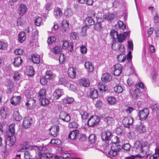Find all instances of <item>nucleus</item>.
Listing matches in <instances>:
<instances>
[{
	"label": "nucleus",
	"instance_id": "obj_1",
	"mask_svg": "<svg viewBox=\"0 0 159 159\" xmlns=\"http://www.w3.org/2000/svg\"><path fill=\"white\" fill-rule=\"evenodd\" d=\"M114 139L115 140L113 142L112 145L111 147V150L108 152V156L110 158L111 157H115L120 149V146L118 144L120 142L119 138L115 136Z\"/></svg>",
	"mask_w": 159,
	"mask_h": 159
},
{
	"label": "nucleus",
	"instance_id": "obj_2",
	"mask_svg": "<svg viewBox=\"0 0 159 159\" xmlns=\"http://www.w3.org/2000/svg\"><path fill=\"white\" fill-rule=\"evenodd\" d=\"M100 121V118L97 116H91L88 121V125L90 127H93L96 125Z\"/></svg>",
	"mask_w": 159,
	"mask_h": 159
},
{
	"label": "nucleus",
	"instance_id": "obj_3",
	"mask_svg": "<svg viewBox=\"0 0 159 159\" xmlns=\"http://www.w3.org/2000/svg\"><path fill=\"white\" fill-rule=\"evenodd\" d=\"M49 134L53 137H56L59 132V126L58 125H53L49 129Z\"/></svg>",
	"mask_w": 159,
	"mask_h": 159
},
{
	"label": "nucleus",
	"instance_id": "obj_4",
	"mask_svg": "<svg viewBox=\"0 0 159 159\" xmlns=\"http://www.w3.org/2000/svg\"><path fill=\"white\" fill-rule=\"evenodd\" d=\"M149 114V111L147 108H144L140 111L139 115L140 120H145L147 118Z\"/></svg>",
	"mask_w": 159,
	"mask_h": 159
},
{
	"label": "nucleus",
	"instance_id": "obj_5",
	"mask_svg": "<svg viewBox=\"0 0 159 159\" xmlns=\"http://www.w3.org/2000/svg\"><path fill=\"white\" fill-rule=\"evenodd\" d=\"M79 134V131L77 129H75L69 133L68 138L72 140H75L78 138Z\"/></svg>",
	"mask_w": 159,
	"mask_h": 159
},
{
	"label": "nucleus",
	"instance_id": "obj_6",
	"mask_svg": "<svg viewBox=\"0 0 159 159\" xmlns=\"http://www.w3.org/2000/svg\"><path fill=\"white\" fill-rule=\"evenodd\" d=\"M59 117L62 120L66 122H68L70 120V116L68 114L63 111L60 113Z\"/></svg>",
	"mask_w": 159,
	"mask_h": 159
},
{
	"label": "nucleus",
	"instance_id": "obj_7",
	"mask_svg": "<svg viewBox=\"0 0 159 159\" xmlns=\"http://www.w3.org/2000/svg\"><path fill=\"white\" fill-rule=\"evenodd\" d=\"M133 121V119L130 117H129L125 118L122 121V122L125 127H128L132 124Z\"/></svg>",
	"mask_w": 159,
	"mask_h": 159
},
{
	"label": "nucleus",
	"instance_id": "obj_8",
	"mask_svg": "<svg viewBox=\"0 0 159 159\" xmlns=\"http://www.w3.org/2000/svg\"><path fill=\"white\" fill-rule=\"evenodd\" d=\"M62 48L64 49H66L68 48V50L70 52H72L73 50V44L72 43H70L69 44V42L67 41L63 40L62 41Z\"/></svg>",
	"mask_w": 159,
	"mask_h": 159
},
{
	"label": "nucleus",
	"instance_id": "obj_9",
	"mask_svg": "<svg viewBox=\"0 0 159 159\" xmlns=\"http://www.w3.org/2000/svg\"><path fill=\"white\" fill-rule=\"evenodd\" d=\"M112 137L111 133L110 131H106L102 133L101 138L103 140L108 141L110 140Z\"/></svg>",
	"mask_w": 159,
	"mask_h": 159
},
{
	"label": "nucleus",
	"instance_id": "obj_10",
	"mask_svg": "<svg viewBox=\"0 0 159 159\" xmlns=\"http://www.w3.org/2000/svg\"><path fill=\"white\" fill-rule=\"evenodd\" d=\"M38 156L36 157L37 159H41L43 157H46L47 159H49L52 157L53 156L52 153H42L40 152L38 153Z\"/></svg>",
	"mask_w": 159,
	"mask_h": 159
},
{
	"label": "nucleus",
	"instance_id": "obj_11",
	"mask_svg": "<svg viewBox=\"0 0 159 159\" xmlns=\"http://www.w3.org/2000/svg\"><path fill=\"white\" fill-rule=\"evenodd\" d=\"M63 94L62 89H56L53 94L54 99L56 100L58 99Z\"/></svg>",
	"mask_w": 159,
	"mask_h": 159
},
{
	"label": "nucleus",
	"instance_id": "obj_12",
	"mask_svg": "<svg viewBox=\"0 0 159 159\" xmlns=\"http://www.w3.org/2000/svg\"><path fill=\"white\" fill-rule=\"evenodd\" d=\"M32 123V119L30 117H27L24 118L23 125L25 128H28L31 126Z\"/></svg>",
	"mask_w": 159,
	"mask_h": 159
},
{
	"label": "nucleus",
	"instance_id": "obj_13",
	"mask_svg": "<svg viewBox=\"0 0 159 159\" xmlns=\"http://www.w3.org/2000/svg\"><path fill=\"white\" fill-rule=\"evenodd\" d=\"M27 8L26 6L24 4L20 5L18 9V13L20 16H22L26 13Z\"/></svg>",
	"mask_w": 159,
	"mask_h": 159
},
{
	"label": "nucleus",
	"instance_id": "obj_14",
	"mask_svg": "<svg viewBox=\"0 0 159 159\" xmlns=\"http://www.w3.org/2000/svg\"><path fill=\"white\" fill-rule=\"evenodd\" d=\"M115 70L114 71V75L116 76H118L121 73L122 67L120 64H116L114 66Z\"/></svg>",
	"mask_w": 159,
	"mask_h": 159
},
{
	"label": "nucleus",
	"instance_id": "obj_15",
	"mask_svg": "<svg viewBox=\"0 0 159 159\" xmlns=\"http://www.w3.org/2000/svg\"><path fill=\"white\" fill-rule=\"evenodd\" d=\"M141 92L139 89H131L130 90V93L132 97L135 99L139 96Z\"/></svg>",
	"mask_w": 159,
	"mask_h": 159
},
{
	"label": "nucleus",
	"instance_id": "obj_16",
	"mask_svg": "<svg viewBox=\"0 0 159 159\" xmlns=\"http://www.w3.org/2000/svg\"><path fill=\"white\" fill-rule=\"evenodd\" d=\"M67 73L70 77L74 78L76 76V70L73 67H70L68 69Z\"/></svg>",
	"mask_w": 159,
	"mask_h": 159
},
{
	"label": "nucleus",
	"instance_id": "obj_17",
	"mask_svg": "<svg viewBox=\"0 0 159 159\" xmlns=\"http://www.w3.org/2000/svg\"><path fill=\"white\" fill-rule=\"evenodd\" d=\"M16 140L15 137L14 136H8L6 143L8 145L11 146L14 144Z\"/></svg>",
	"mask_w": 159,
	"mask_h": 159
},
{
	"label": "nucleus",
	"instance_id": "obj_18",
	"mask_svg": "<svg viewBox=\"0 0 159 159\" xmlns=\"http://www.w3.org/2000/svg\"><path fill=\"white\" fill-rule=\"evenodd\" d=\"M15 124H12L9 126V129L7 132V134L8 136H14L15 131Z\"/></svg>",
	"mask_w": 159,
	"mask_h": 159
},
{
	"label": "nucleus",
	"instance_id": "obj_19",
	"mask_svg": "<svg viewBox=\"0 0 159 159\" xmlns=\"http://www.w3.org/2000/svg\"><path fill=\"white\" fill-rule=\"evenodd\" d=\"M111 79V76L108 73H105L103 74L101 77L102 81L105 82H109Z\"/></svg>",
	"mask_w": 159,
	"mask_h": 159
},
{
	"label": "nucleus",
	"instance_id": "obj_20",
	"mask_svg": "<svg viewBox=\"0 0 159 159\" xmlns=\"http://www.w3.org/2000/svg\"><path fill=\"white\" fill-rule=\"evenodd\" d=\"M45 77L47 79L52 80L55 78V75L52 71L48 70L46 72Z\"/></svg>",
	"mask_w": 159,
	"mask_h": 159
},
{
	"label": "nucleus",
	"instance_id": "obj_21",
	"mask_svg": "<svg viewBox=\"0 0 159 159\" xmlns=\"http://www.w3.org/2000/svg\"><path fill=\"white\" fill-rule=\"evenodd\" d=\"M23 61L20 57H18L14 59L13 62V64L16 67H18L22 63Z\"/></svg>",
	"mask_w": 159,
	"mask_h": 159
},
{
	"label": "nucleus",
	"instance_id": "obj_22",
	"mask_svg": "<svg viewBox=\"0 0 159 159\" xmlns=\"http://www.w3.org/2000/svg\"><path fill=\"white\" fill-rule=\"evenodd\" d=\"M142 146L141 143L139 141H136L134 143V148H135L137 151L141 152H143L142 149Z\"/></svg>",
	"mask_w": 159,
	"mask_h": 159
},
{
	"label": "nucleus",
	"instance_id": "obj_23",
	"mask_svg": "<svg viewBox=\"0 0 159 159\" xmlns=\"http://www.w3.org/2000/svg\"><path fill=\"white\" fill-rule=\"evenodd\" d=\"M21 100L20 96L13 97L11 100V102L13 105H16L20 103Z\"/></svg>",
	"mask_w": 159,
	"mask_h": 159
},
{
	"label": "nucleus",
	"instance_id": "obj_24",
	"mask_svg": "<svg viewBox=\"0 0 159 159\" xmlns=\"http://www.w3.org/2000/svg\"><path fill=\"white\" fill-rule=\"evenodd\" d=\"M85 67L88 72H92L94 70V67L92 63L89 61H87L85 63Z\"/></svg>",
	"mask_w": 159,
	"mask_h": 159
},
{
	"label": "nucleus",
	"instance_id": "obj_25",
	"mask_svg": "<svg viewBox=\"0 0 159 159\" xmlns=\"http://www.w3.org/2000/svg\"><path fill=\"white\" fill-rule=\"evenodd\" d=\"M129 33L130 32L128 31L125 32V34H120L119 35H118V37H117L116 39H118L119 42H122L125 40V37L129 35Z\"/></svg>",
	"mask_w": 159,
	"mask_h": 159
},
{
	"label": "nucleus",
	"instance_id": "obj_26",
	"mask_svg": "<svg viewBox=\"0 0 159 159\" xmlns=\"http://www.w3.org/2000/svg\"><path fill=\"white\" fill-rule=\"evenodd\" d=\"M62 30L64 32L68 31L69 30V23L66 20H63L61 23Z\"/></svg>",
	"mask_w": 159,
	"mask_h": 159
},
{
	"label": "nucleus",
	"instance_id": "obj_27",
	"mask_svg": "<svg viewBox=\"0 0 159 159\" xmlns=\"http://www.w3.org/2000/svg\"><path fill=\"white\" fill-rule=\"evenodd\" d=\"M18 40L20 43H23L26 39V34L24 32H20L18 35Z\"/></svg>",
	"mask_w": 159,
	"mask_h": 159
},
{
	"label": "nucleus",
	"instance_id": "obj_28",
	"mask_svg": "<svg viewBox=\"0 0 159 159\" xmlns=\"http://www.w3.org/2000/svg\"><path fill=\"white\" fill-rule=\"evenodd\" d=\"M85 22L87 25L90 26L94 24L95 21L91 17H87L85 20Z\"/></svg>",
	"mask_w": 159,
	"mask_h": 159
},
{
	"label": "nucleus",
	"instance_id": "obj_29",
	"mask_svg": "<svg viewBox=\"0 0 159 159\" xmlns=\"http://www.w3.org/2000/svg\"><path fill=\"white\" fill-rule=\"evenodd\" d=\"M39 56L37 54H34L32 56V61L33 63L38 64L40 62Z\"/></svg>",
	"mask_w": 159,
	"mask_h": 159
},
{
	"label": "nucleus",
	"instance_id": "obj_30",
	"mask_svg": "<svg viewBox=\"0 0 159 159\" xmlns=\"http://www.w3.org/2000/svg\"><path fill=\"white\" fill-rule=\"evenodd\" d=\"M136 129L139 133H144L146 131L144 125L142 124L139 125H136Z\"/></svg>",
	"mask_w": 159,
	"mask_h": 159
},
{
	"label": "nucleus",
	"instance_id": "obj_31",
	"mask_svg": "<svg viewBox=\"0 0 159 159\" xmlns=\"http://www.w3.org/2000/svg\"><path fill=\"white\" fill-rule=\"evenodd\" d=\"M98 95V91L97 90L92 89L90 92V97L93 99L97 98Z\"/></svg>",
	"mask_w": 159,
	"mask_h": 159
},
{
	"label": "nucleus",
	"instance_id": "obj_32",
	"mask_svg": "<svg viewBox=\"0 0 159 159\" xmlns=\"http://www.w3.org/2000/svg\"><path fill=\"white\" fill-rule=\"evenodd\" d=\"M159 157V146L157 147L155 149V152L152 155L149 157V159H157Z\"/></svg>",
	"mask_w": 159,
	"mask_h": 159
},
{
	"label": "nucleus",
	"instance_id": "obj_33",
	"mask_svg": "<svg viewBox=\"0 0 159 159\" xmlns=\"http://www.w3.org/2000/svg\"><path fill=\"white\" fill-rule=\"evenodd\" d=\"M107 101L108 103L111 105L115 104L117 102L116 100L114 97H110L107 99Z\"/></svg>",
	"mask_w": 159,
	"mask_h": 159
},
{
	"label": "nucleus",
	"instance_id": "obj_34",
	"mask_svg": "<svg viewBox=\"0 0 159 159\" xmlns=\"http://www.w3.org/2000/svg\"><path fill=\"white\" fill-rule=\"evenodd\" d=\"M74 101L73 98L67 97L62 100V102L64 103L69 104L72 103Z\"/></svg>",
	"mask_w": 159,
	"mask_h": 159
},
{
	"label": "nucleus",
	"instance_id": "obj_35",
	"mask_svg": "<svg viewBox=\"0 0 159 159\" xmlns=\"http://www.w3.org/2000/svg\"><path fill=\"white\" fill-rule=\"evenodd\" d=\"M54 14L56 18L59 17L63 15L62 12L60 10L59 8H56L54 10Z\"/></svg>",
	"mask_w": 159,
	"mask_h": 159
},
{
	"label": "nucleus",
	"instance_id": "obj_36",
	"mask_svg": "<svg viewBox=\"0 0 159 159\" xmlns=\"http://www.w3.org/2000/svg\"><path fill=\"white\" fill-rule=\"evenodd\" d=\"M39 100L42 106H46L49 104V101L48 99L45 98H39Z\"/></svg>",
	"mask_w": 159,
	"mask_h": 159
},
{
	"label": "nucleus",
	"instance_id": "obj_37",
	"mask_svg": "<svg viewBox=\"0 0 159 159\" xmlns=\"http://www.w3.org/2000/svg\"><path fill=\"white\" fill-rule=\"evenodd\" d=\"M33 149V147L29 145L24 146L20 147L18 151L20 152H24V150H31Z\"/></svg>",
	"mask_w": 159,
	"mask_h": 159
},
{
	"label": "nucleus",
	"instance_id": "obj_38",
	"mask_svg": "<svg viewBox=\"0 0 159 159\" xmlns=\"http://www.w3.org/2000/svg\"><path fill=\"white\" fill-rule=\"evenodd\" d=\"M110 35L113 41H115L116 39L118 37V34L117 31L115 30H112L110 32Z\"/></svg>",
	"mask_w": 159,
	"mask_h": 159
},
{
	"label": "nucleus",
	"instance_id": "obj_39",
	"mask_svg": "<svg viewBox=\"0 0 159 159\" xmlns=\"http://www.w3.org/2000/svg\"><path fill=\"white\" fill-rule=\"evenodd\" d=\"M80 114L81 116V118L82 120L87 119L89 116V114L86 111L83 110H81L80 111Z\"/></svg>",
	"mask_w": 159,
	"mask_h": 159
},
{
	"label": "nucleus",
	"instance_id": "obj_40",
	"mask_svg": "<svg viewBox=\"0 0 159 159\" xmlns=\"http://www.w3.org/2000/svg\"><path fill=\"white\" fill-rule=\"evenodd\" d=\"M80 84L84 87H88L89 85V81L87 79H81L80 81Z\"/></svg>",
	"mask_w": 159,
	"mask_h": 159
},
{
	"label": "nucleus",
	"instance_id": "obj_41",
	"mask_svg": "<svg viewBox=\"0 0 159 159\" xmlns=\"http://www.w3.org/2000/svg\"><path fill=\"white\" fill-rule=\"evenodd\" d=\"M61 48L59 46H56L52 49V52L55 54H59L61 52Z\"/></svg>",
	"mask_w": 159,
	"mask_h": 159
},
{
	"label": "nucleus",
	"instance_id": "obj_42",
	"mask_svg": "<svg viewBox=\"0 0 159 159\" xmlns=\"http://www.w3.org/2000/svg\"><path fill=\"white\" fill-rule=\"evenodd\" d=\"M35 100L33 98H30L28 100V102H26V105L29 106L30 107H33L35 105Z\"/></svg>",
	"mask_w": 159,
	"mask_h": 159
},
{
	"label": "nucleus",
	"instance_id": "obj_43",
	"mask_svg": "<svg viewBox=\"0 0 159 159\" xmlns=\"http://www.w3.org/2000/svg\"><path fill=\"white\" fill-rule=\"evenodd\" d=\"M13 117L17 121H19L21 119V116H20L17 111H15L13 113Z\"/></svg>",
	"mask_w": 159,
	"mask_h": 159
},
{
	"label": "nucleus",
	"instance_id": "obj_44",
	"mask_svg": "<svg viewBox=\"0 0 159 159\" xmlns=\"http://www.w3.org/2000/svg\"><path fill=\"white\" fill-rule=\"evenodd\" d=\"M96 137L94 134H91L89 137V141L91 143H93L96 142Z\"/></svg>",
	"mask_w": 159,
	"mask_h": 159
},
{
	"label": "nucleus",
	"instance_id": "obj_45",
	"mask_svg": "<svg viewBox=\"0 0 159 159\" xmlns=\"http://www.w3.org/2000/svg\"><path fill=\"white\" fill-rule=\"evenodd\" d=\"M39 98H45L46 97V90L45 89H42L39 92Z\"/></svg>",
	"mask_w": 159,
	"mask_h": 159
},
{
	"label": "nucleus",
	"instance_id": "obj_46",
	"mask_svg": "<svg viewBox=\"0 0 159 159\" xmlns=\"http://www.w3.org/2000/svg\"><path fill=\"white\" fill-rule=\"evenodd\" d=\"M117 59L119 62H124L125 59V56L123 54H120L117 57Z\"/></svg>",
	"mask_w": 159,
	"mask_h": 159
},
{
	"label": "nucleus",
	"instance_id": "obj_47",
	"mask_svg": "<svg viewBox=\"0 0 159 159\" xmlns=\"http://www.w3.org/2000/svg\"><path fill=\"white\" fill-rule=\"evenodd\" d=\"M144 156L139 154L132 155L130 156L126 157L124 159H135L137 157L143 158L144 157Z\"/></svg>",
	"mask_w": 159,
	"mask_h": 159
},
{
	"label": "nucleus",
	"instance_id": "obj_48",
	"mask_svg": "<svg viewBox=\"0 0 159 159\" xmlns=\"http://www.w3.org/2000/svg\"><path fill=\"white\" fill-rule=\"evenodd\" d=\"M114 91L118 93H120L123 91V89L121 86L119 85H116L114 87Z\"/></svg>",
	"mask_w": 159,
	"mask_h": 159
},
{
	"label": "nucleus",
	"instance_id": "obj_49",
	"mask_svg": "<svg viewBox=\"0 0 159 159\" xmlns=\"http://www.w3.org/2000/svg\"><path fill=\"white\" fill-rule=\"evenodd\" d=\"M42 18L41 17L38 16H36L34 20V23L36 25L39 26L41 25Z\"/></svg>",
	"mask_w": 159,
	"mask_h": 159
},
{
	"label": "nucleus",
	"instance_id": "obj_50",
	"mask_svg": "<svg viewBox=\"0 0 159 159\" xmlns=\"http://www.w3.org/2000/svg\"><path fill=\"white\" fill-rule=\"evenodd\" d=\"M20 74L18 71H15L14 73L13 78L16 81H18L20 78Z\"/></svg>",
	"mask_w": 159,
	"mask_h": 159
},
{
	"label": "nucleus",
	"instance_id": "obj_51",
	"mask_svg": "<svg viewBox=\"0 0 159 159\" xmlns=\"http://www.w3.org/2000/svg\"><path fill=\"white\" fill-rule=\"evenodd\" d=\"M78 34L75 32H72L70 34V39L72 40H76L78 38Z\"/></svg>",
	"mask_w": 159,
	"mask_h": 159
},
{
	"label": "nucleus",
	"instance_id": "obj_52",
	"mask_svg": "<svg viewBox=\"0 0 159 159\" xmlns=\"http://www.w3.org/2000/svg\"><path fill=\"white\" fill-rule=\"evenodd\" d=\"M66 57L63 53H61L59 57V61L60 63L63 64L65 61Z\"/></svg>",
	"mask_w": 159,
	"mask_h": 159
},
{
	"label": "nucleus",
	"instance_id": "obj_53",
	"mask_svg": "<svg viewBox=\"0 0 159 159\" xmlns=\"http://www.w3.org/2000/svg\"><path fill=\"white\" fill-rule=\"evenodd\" d=\"M103 16L105 19L107 20H111L114 19V14L111 13L108 15H104Z\"/></svg>",
	"mask_w": 159,
	"mask_h": 159
},
{
	"label": "nucleus",
	"instance_id": "obj_54",
	"mask_svg": "<svg viewBox=\"0 0 159 159\" xmlns=\"http://www.w3.org/2000/svg\"><path fill=\"white\" fill-rule=\"evenodd\" d=\"M34 74V71L32 67H30L29 70L27 71V75L30 76H33Z\"/></svg>",
	"mask_w": 159,
	"mask_h": 159
},
{
	"label": "nucleus",
	"instance_id": "obj_55",
	"mask_svg": "<svg viewBox=\"0 0 159 159\" xmlns=\"http://www.w3.org/2000/svg\"><path fill=\"white\" fill-rule=\"evenodd\" d=\"M131 145L128 143H125L123 145L122 148L126 152L129 151L131 148Z\"/></svg>",
	"mask_w": 159,
	"mask_h": 159
},
{
	"label": "nucleus",
	"instance_id": "obj_56",
	"mask_svg": "<svg viewBox=\"0 0 159 159\" xmlns=\"http://www.w3.org/2000/svg\"><path fill=\"white\" fill-rule=\"evenodd\" d=\"M56 40V39L54 36H50L48 38L47 42L48 44H51L54 42Z\"/></svg>",
	"mask_w": 159,
	"mask_h": 159
},
{
	"label": "nucleus",
	"instance_id": "obj_57",
	"mask_svg": "<svg viewBox=\"0 0 159 159\" xmlns=\"http://www.w3.org/2000/svg\"><path fill=\"white\" fill-rule=\"evenodd\" d=\"M64 15L66 16L70 17L72 15L73 12L70 9H67L65 11Z\"/></svg>",
	"mask_w": 159,
	"mask_h": 159
},
{
	"label": "nucleus",
	"instance_id": "obj_58",
	"mask_svg": "<svg viewBox=\"0 0 159 159\" xmlns=\"http://www.w3.org/2000/svg\"><path fill=\"white\" fill-rule=\"evenodd\" d=\"M67 83V81L65 77H61L59 80V83L60 84L65 85Z\"/></svg>",
	"mask_w": 159,
	"mask_h": 159
},
{
	"label": "nucleus",
	"instance_id": "obj_59",
	"mask_svg": "<svg viewBox=\"0 0 159 159\" xmlns=\"http://www.w3.org/2000/svg\"><path fill=\"white\" fill-rule=\"evenodd\" d=\"M151 108L154 111H159V106L157 104H152L151 106Z\"/></svg>",
	"mask_w": 159,
	"mask_h": 159
},
{
	"label": "nucleus",
	"instance_id": "obj_60",
	"mask_svg": "<svg viewBox=\"0 0 159 159\" xmlns=\"http://www.w3.org/2000/svg\"><path fill=\"white\" fill-rule=\"evenodd\" d=\"M1 115L3 118H5L6 116V109L4 108H2L0 111Z\"/></svg>",
	"mask_w": 159,
	"mask_h": 159
},
{
	"label": "nucleus",
	"instance_id": "obj_61",
	"mask_svg": "<svg viewBox=\"0 0 159 159\" xmlns=\"http://www.w3.org/2000/svg\"><path fill=\"white\" fill-rule=\"evenodd\" d=\"M7 47V44L4 42L0 41V49L4 50L6 49Z\"/></svg>",
	"mask_w": 159,
	"mask_h": 159
},
{
	"label": "nucleus",
	"instance_id": "obj_62",
	"mask_svg": "<svg viewBox=\"0 0 159 159\" xmlns=\"http://www.w3.org/2000/svg\"><path fill=\"white\" fill-rule=\"evenodd\" d=\"M80 51L81 53H85L87 52V48L85 46L82 45L80 47Z\"/></svg>",
	"mask_w": 159,
	"mask_h": 159
},
{
	"label": "nucleus",
	"instance_id": "obj_63",
	"mask_svg": "<svg viewBox=\"0 0 159 159\" xmlns=\"http://www.w3.org/2000/svg\"><path fill=\"white\" fill-rule=\"evenodd\" d=\"M94 25V29L97 30H100L102 28V25L100 23L96 22Z\"/></svg>",
	"mask_w": 159,
	"mask_h": 159
},
{
	"label": "nucleus",
	"instance_id": "obj_64",
	"mask_svg": "<svg viewBox=\"0 0 159 159\" xmlns=\"http://www.w3.org/2000/svg\"><path fill=\"white\" fill-rule=\"evenodd\" d=\"M31 157V154L30 152L26 150L24 153V158L25 159H30Z\"/></svg>",
	"mask_w": 159,
	"mask_h": 159
}]
</instances>
